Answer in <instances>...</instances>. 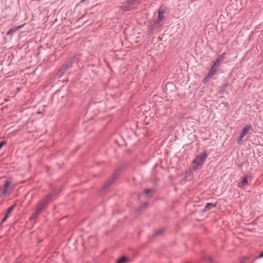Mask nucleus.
<instances>
[{
	"label": "nucleus",
	"mask_w": 263,
	"mask_h": 263,
	"mask_svg": "<svg viewBox=\"0 0 263 263\" xmlns=\"http://www.w3.org/2000/svg\"><path fill=\"white\" fill-rule=\"evenodd\" d=\"M251 127L252 126L250 124L247 125L243 128L241 133H242L243 134L246 135L248 133V132L250 130Z\"/></svg>",
	"instance_id": "9"
},
{
	"label": "nucleus",
	"mask_w": 263,
	"mask_h": 263,
	"mask_svg": "<svg viewBox=\"0 0 263 263\" xmlns=\"http://www.w3.org/2000/svg\"><path fill=\"white\" fill-rule=\"evenodd\" d=\"M118 176V172H116L114 175H112V177L108 181L106 184L105 185V187H107L109 185H110L115 181V180L117 178V177Z\"/></svg>",
	"instance_id": "6"
},
{
	"label": "nucleus",
	"mask_w": 263,
	"mask_h": 263,
	"mask_svg": "<svg viewBox=\"0 0 263 263\" xmlns=\"http://www.w3.org/2000/svg\"><path fill=\"white\" fill-rule=\"evenodd\" d=\"M246 259V257L242 258L240 260V263H244L245 262Z\"/></svg>",
	"instance_id": "24"
},
{
	"label": "nucleus",
	"mask_w": 263,
	"mask_h": 263,
	"mask_svg": "<svg viewBox=\"0 0 263 263\" xmlns=\"http://www.w3.org/2000/svg\"><path fill=\"white\" fill-rule=\"evenodd\" d=\"M72 63L73 60L72 59H70L67 63L63 66L60 71V72L62 73V74H63L67 69L70 68L72 67Z\"/></svg>",
	"instance_id": "4"
},
{
	"label": "nucleus",
	"mask_w": 263,
	"mask_h": 263,
	"mask_svg": "<svg viewBox=\"0 0 263 263\" xmlns=\"http://www.w3.org/2000/svg\"><path fill=\"white\" fill-rule=\"evenodd\" d=\"M225 55H226V53H223L221 55H219L216 60H219V61H220L221 62V61H222L223 60Z\"/></svg>",
	"instance_id": "14"
},
{
	"label": "nucleus",
	"mask_w": 263,
	"mask_h": 263,
	"mask_svg": "<svg viewBox=\"0 0 263 263\" xmlns=\"http://www.w3.org/2000/svg\"><path fill=\"white\" fill-rule=\"evenodd\" d=\"M153 192V190L152 189H147L144 191V193L146 195H148L149 193H152Z\"/></svg>",
	"instance_id": "19"
},
{
	"label": "nucleus",
	"mask_w": 263,
	"mask_h": 263,
	"mask_svg": "<svg viewBox=\"0 0 263 263\" xmlns=\"http://www.w3.org/2000/svg\"><path fill=\"white\" fill-rule=\"evenodd\" d=\"M242 139H243V138L240 137V136H239V137L238 138V139H237V143L238 144L241 143L242 142Z\"/></svg>",
	"instance_id": "22"
},
{
	"label": "nucleus",
	"mask_w": 263,
	"mask_h": 263,
	"mask_svg": "<svg viewBox=\"0 0 263 263\" xmlns=\"http://www.w3.org/2000/svg\"><path fill=\"white\" fill-rule=\"evenodd\" d=\"M164 230L163 229H159L156 231L155 235H160L163 233Z\"/></svg>",
	"instance_id": "17"
},
{
	"label": "nucleus",
	"mask_w": 263,
	"mask_h": 263,
	"mask_svg": "<svg viewBox=\"0 0 263 263\" xmlns=\"http://www.w3.org/2000/svg\"><path fill=\"white\" fill-rule=\"evenodd\" d=\"M220 62L219 61V60H216V61L213 63L212 66L215 67V68H217L220 65Z\"/></svg>",
	"instance_id": "15"
},
{
	"label": "nucleus",
	"mask_w": 263,
	"mask_h": 263,
	"mask_svg": "<svg viewBox=\"0 0 263 263\" xmlns=\"http://www.w3.org/2000/svg\"><path fill=\"white\" fill-rule=\"evenodd\" d=\"M205 260H207V261H208L210 263H212L213 262V259L212 258H211V257L208 256H206L205 258Z\"/></svg>",
	"instance_id": "18"
},
{
	"label": "nucleus",
	"mask_w": 263,
	"mask_h": 263,
	"mask_svg": "<svg viewBox=\"0 0 263 263\" xmlns=\"http://www.w3.org/2000/svg\"><path fill=\"white\" fill-rule=\"evenodd\" d=\"M51 197L52 195L49 194L39 202L36 208L35 212L31 216L32 219H34L40 213L44 207L48 204Z\"/></svg>",
	"instance_id": "1"
},
{
	"label": "nucleus",
	"mask_w": 263,
	"mask_h": 263,
	"mask_svg": "<svg viewBox=\"0 0 263 263\" xmlns=\"http://www.w3.org/2000/svg\"><path fill=\"white\" fill-rule=\"evenodd\" d=\"M246 135L243 134L241 132L240 133V136L242 137L243 138V137L245 136Z\"/></svg>",
	"instance_id": "27"
},
{
	"label": "nucleus",
	"mask_w": 263,
	"mask_h": 263,
	"mask_svg": "<svg viewBox=\"0 0 263 263\" xmlns=\"http://www.w3.org/2000/svg\"><path fill=\"white\" fill-rule=\"evenodd\" d=\"M217 71V68L213 67V66H212V67L211 68L210 70H209L208 74V77H212L216 73Z\"/></svg>",
	"instance_id": "8"
},
{
	"label": "nucleus",
	"mask_w": 263,
	"mask_h": 263,
	"mask_svg": "<svg viewBox=\"0 0 263 263\" xmlns=\"http://www.w3.org/2000/svg\"><path fill=\"white\" fill-rule=\"evenodd\" d=\"M14 32V30H12V29H10V30L8 32L7 34H10V33H12V32Z\"/></svg>",
	"instance_id": "25"
},
{
	"label": "nucleus",
	"mask_w": 263,
	"mask_h": 263,
	"mask_svg": "<svg viewBox=\"0 0 263 263\" xmlns=\"http://www.w3.org/2000/svg\"><path fill=\"white\" fill-rule=\"evenodd\" d=\"M22 27H23V25H20L17 27V29H21V28H22Z\"/></svg>",
	"instance_id": "28"
},
{
	"label": "nucleus",
	"mask_w": 263,
	"mask_h": 263,
	"mask_svg": "<svg viewBox=\"0 0 263 263\" xmlns=\"http://www.w3.org/2000/svg\"><path fill=\"white\" fill-rule=\"evenodd\" d=\"M147 202H145L144 203V205L145 206H146L147 205Z\"/></svg>",
	"instance_id": "29"
},
{
	"label": "nucleus",
	"mask_w": 263,
	"mask_h": 263,
	"mask_svg": "<svg viewBox=\"0 0 263 263\" xmlns=\"http://www.w3.org/2000/svg\"><path fill=\"white\" fill-rule=\"evenodd\" d=\"M11 184V181L9 180L5 181V183L3 187L2 194L5 195L8 192V190L9 189Z\"/></svg>",
	"instance_id": "5"
},
{
	"label": "nucleus",
	"mask_w": 263,
	"mask_h": 263,
	"mask_svg": "<svg viewBox=\"0 0 263 263\" xmlns=\"http://www.w3.org/2000/svg\"><path fill=\"white\" fill-rule=\"evenodd\" d=\"M211 78V77H208V74H207L206 77L203 79V83H206V82H208L209 79Z\"/></svg>",
	"instance_id": "20"
},
{
	"label": "nucleus",
	"mask_w": 263,
	"mask_h": 263,
	"mask_svg": "<svg viewBox=\"0 0 263 263\" xmlns=\"http://www.w3.org/2000/svg\"><path fill=\"white\" fill-rule=\"evenodd\" d=\"M228 86H229V84L228 83H226V84H224V85H223L221 87V88H220V93L222 94V95H223L224 91H226V89L227 87Z\"/></svg>",
	"instance_id": "11"
},
{
	"label": "nucleus",
	"mask_w": 263,
	"mask_h": 263,
	"mask_svg": "<svg viewBox=\"0 0 263 263\" xmlns=\"http://www.w3.org/2000/svg\"><path fill=\"white\" fill-rule=\"evenodd\" d=\"M166 12V8L161 6L158 10V19L154 22V25L157 26L165 18L164 14Z\"/></svg>",
	"instance_id": "2"
},
{
	"label": "nucleus",
	"mask_w": 263,
	"mask_h": 263,
	"mask_svg": "<svg viewBox=\"0 0 263 263\" xmlns=\"http://www.w3.org/2000/svg\"><path fill=\"white\" fill-rule=\"evenodd\" d=\"M215 206L216 204H213L212 203H207L203 209V211L204 212H207Z\"/></svg>",
	"instance_id": "7"
},
{
	"label": "nucleus",
	"mask_w": 263,
	"mask_h": 263,
	"mask_svg": "<svg viewBox=\"0 0 263 263\" xmlns=\"http://www.w3.org/2000/svg\"><path fill=\"white\" fill-rule=\"evenodd\" d=\"M127 258L125 256H123L117 261V263H125L127 261Z\"/></svg>",
	"instance_id": "13"
},
{
	"label": "nucleus",
	"mask_w": 263,
	"mask_h": 263,
	"mask_svg": "<svg viewBox=\"0 0 263 263\" xmlns=\"http://www.w3.org/2000/svg\"><path fill=\"white\" fill-rule=\"evenodd\" d=\"M248 184V180L247 177H245L240 182V184L239 185L240 187H243Z\"/></svg>",
	"instance_id": "10"
},
{
	"label": "nucleus",
	"mask_w": 263,
	"mask_h": 263,
	"mask_svg": "<svg viewBox=\"0 0 263 263\" xmlns=\"http://www.w3.org/2000/svg\"><path fill=\"white\" fill-rule=\"evenodd\" d=\"M208 156V154L206 151L203 152L201 154L199 155L196 158L194 159L193 163L197 166H201L203 164L206 159Z\"/></svg>",
	"instance_id": "3"
},
{
	"label": "nucleus",
	"mask_w": 263,
	"mask_h": 263,
	"mask_svg": "<svg viewBox=\"0 0 263 263\" xmlns=\"http://www.w3.org/2000/svg\"><path fill=\"white\" fill-rule=\"evenodd\" d=\"M15 206V204H13L12 206H11L10 208H9L7 210V211L6 212V215L8 216L12 212V211L13 210Z\"/></svg>",
	"instance_id": "12"
},
{
	"label": "nucleus",
	"mask_w": 263,
	"mask_h": 263,
	"mask_svg": "<svg viewBox=\"0 0 263 263\" xmlns=\"http://www.w3.org/2000/svg\"><path fill=\"white\" fill-rule=\"evenodd\" d=\"M263 257V251L261 252V253H260V254L259 255V256L258 257V258H261V257Z\"/></svg>",
	"instance_id": "26"
},
{
	"label": "nucleus",
	"mask_w": 263,
	"mask_h": 263,
	"mask_svg": "<svg viewBox=\"0 0 263 263\" xmlns=\"http://www.w3.org/2000/svg\"><path fill=\"white\" fill-rule=\"evenodd\" d=\"M136 1L137 0H127V3L128 5L132 6L135 4Z\"/></svg>",
	"instance_id": "16"
},
{
	"label": "nucleus",
	"mask_w": 263,
	"mask_h": 263,
	"mask_svg": "<svg viewBox=\"0 0 263 263\" xmlns=\"http://www.w3.org/2000/svg\"><path fill=\"white\" fill-rule=\"evenodd\" d=\"M8 217V216L7 215H5V217L3 218L1 223L4 222L7 219Z\"/></svg>",
	"instance_id": "23"
},
{
	"label": "nucleus",
	"mask_w": 263,
	"mask_h": 263,
	"mask_svg": "<svg viewBox=\"0 0 263 263\" xmlns=\"http://www.w3.org/2000/svg\"><path fill=\"white\" fill-rule=\"evenodd\" d=\"M6 144V141H2L0 142V149L1 148Z\"/></svg>",
	"instance_id": "21"
}]
</instances>
